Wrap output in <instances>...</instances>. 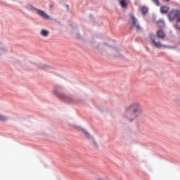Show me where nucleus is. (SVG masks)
Instances as JSON below:
<instances>
[{
	"mask_svg": "<svg viewBox=\"0 0 180 180\" xmlns=\"http://www.w3.org/2000/svg\"><path fill=\"white\" fill-rule=\"evenodd\" d=\"M143 115V107L139 102H133L124 109L123 117L131 123L140 119Z\"/></svg>",
	"mask_w": 180,
	"mask_h": 180,
	"instance_id": "1",
	"label": "nucleus"
},
{
	"mask_svg": "<svg viewBox=\"0 0 180 180\" xmlns=\"http://www.w3.org/2000/svg\"><path fill=\"white\" fill-rule=\"evenodd\" d=\"M64 86L61 84H56L53 87V94L56 98L60 99V101H63L64 102H68L71 103L72 102H75V97L73 95H68L64 92Z\"/></svg>",
	"mask_w": 180,
	"mask_h": 180,
	"instance_id": "2",
	"label": "nucleus"
},
{
	"mask_svg": "<svg viewBox=\"0 0 180 180\" xmlns=\"http://www.w3.org/2000/svg\"><path fill=\"white\" fill-rule=\"evenodd\" d=\"M100 49L103 51H106L108 54H112L115 57L120 56V49L116 46H112L110 44L104 42L100 45Z\"/></svg>",
	"mask_w": 180,
	"mask_h": 180,
	"instance_id": "3",
	"label": "nucleus"
},
{
	"mask_svg": "<svg viewBox=\"0 0 180 180\" xmlns=\"http://www.w3.org/2000/svg\"><path fill=\"white\" fill-rule=\"evenodd\" d=\"M68 124L70 127H72L73 129H77L78 131H80L81 133H83L84 134L85 137L90 140L94 146H97L96 141H95V139H94V136L90 134L89 131H88L86 129L82 128V127L78 126L77 124L68 122Z\"/></svg>",
	"mask_w": 180,
	"mask_h": 180,
	"instance_id": "4",
	"label": "nucleus"
},
{
	"mask_svg": "<svg viewBox=\"0 0 180 180\" xmlns=\"http://www.w3.org/2000/svg\"><path fill=\"white\" fill-rule=\"evenodd\" d=\"M149 38L150 40H151L152 43H153L155 47H156V49H167L169 46H167V45H164L161 43V41H157V37H155V34H150L149 35Z\"/></svg>",
	"mask_w": 180,
	"mask_h": 180,
	"instance_id": "5",
	"label": "nucleus"
},
{
	"mask_svg": "<svg viewBox=\"0 0 180 180\" xmlns=\"http://www.w3.org/2000/svg\"><path fill=\"white\" fill-rule=\"evenodd\" d=\"M68 30L72 34V36H75V37H79V30H78L77 25L74 23L69 24L68 25Z\"/></svg>",
	"mask_w": 180,
	"mask_h": 180,
	"instance_id": "6",
	"label": "nucleus"
},
{
	"mask_svg": "<svg viewBox=\"0 0 180 180\" xmlns=\"http://www.w3.org/2000/svg\"><path fill=\"white\" fill-rule=\"evenodd\" d=\"M35 12L38 16L40 18H42V19H44L45 20H51V16L50 15L47 14L46 11L39 9V8H34Z\"/></svg>",
	"mask_w": 180,
	"mask_h": 180,
	"instance_id": "7",
	"label": "nucleus"
},
{
	"mask_svg": "<svg viewBox=\"0 0 180 180\" xmlns=\"http://www.w3.org/2000/svg\"><path fill=\"white\" fill-rule=\"evenodd\" d=\"M129 16L131 18V27H134L138 32L140 31L141 27L139 24V20H137V18H136V17L133 14H130Z\"/></svg>",
	"mask_w": 180,
	"mask_h": 180,
	"instance_id": "8",
	"label": "nucleus"
},
{
	"mask_svg": "<svg viewBox=\"0 0 180 180\" xmlns=\"http://www.w3.org/2000/svg\"><path fill=\"white\" fill-rule=\"evenodd\" d=\"M180 15V11L179 10H172L168 13L169 20L170 22H174L176 18H179Z\"/></svg>",
	"mask_w": 180,
	"mask_h": 180,
	"instance_id": "9",
	"label": "nucleus"
},
{
	"mask_svg": "<svg viewBox=\"0 0 180 180\" xmlns=\"http://www.w3.org/2000/svg\"><path fill=\"white\" fill-rule=\"evenodd\" d=\"M8 53V47L5 46V44L0 41V57H3Z\"/></svg>",
	"mask_w": 180,
	"mask_h": 180,
	"instance_id": "10",
	"label": "nucleus"
},
{
	"mask_svg": "<svg viewBox=\"0 0 180 180\" xmlns=\"http://www.w3.org/2000/svg\"><path fill=\"white\" fill-rule=\"evenodd\" d=\"M39 34L40 36H41V37H49V36H50V31L47 29H41L39 31Z\"/></svg>",
	"mask_w": 180,
	"mask_h": 180,
	"instance_id": "11",
	"label": "nucleus"
},
{
	"mask_svg": "<svg viewBox=\"0 0 180 180\" xmlns=\"http://www.w3.org/2000/svg\"><path fill=\"white\" fill-rule=\"evenodd\" d=\"M119 4L123 9H126L127 6H129V3L127 2V0H119Z\"/></svg>",
	"mask_w": 180,
	"mask_h": 180,
	"instance_id": "12",
	"label": "nucleus"
},
{
	"mask_svg": "<svg viewBox=\"0 0 180 180\" xmlns=\"http://www.w3.org/2000/svg\"><path fill=\"white\" fill-rule=\"evenodd\" d=\"M156 34L159 39H164V37H165V32H164L162 30H158Z\"/></svg>",
	"mask_w": 180,
	"mask_h": 180,
	"instance_id": "13",
	"label": "nucleus"
},
{
	"mask_svg": "<svg viewBox=\"0 0 180 180\" xmlns=\"http://www.w3.org/2000/svg\"><path fill=\"white\" fill-rule=\"evenodd\" d=\"M168 11H169V8L168 6H162L160 7L161 13H168Z\"/></svg>",
	"mask_w": 180,
	"mask_h": 180,
	"instance_id": "14",
	"label": "nucleus"
},
{
	"mask_svg": "<svg viewBox=\"0 0 180 180\" xmlns=\"http://www.w3.org/2000/svg\"><path fill=\"white\" fill-rule=\"evenodd\" d=\"M8 120H9L8 115L0 114V122H8Z\"/></svg>",
	"mask_w": 180,
	"mask_h": 180,
	"instance_id": "15",
	"label": "nucleus"
},
{
	"mask_svg": "<svg viewBox=\"0 0 180 180\" xmlns=\"http://www.w3.org/2000/svg\"><path fill=\"white\" fill-rule=\"evenodd\" d=\"M140 11L142 12L143 15H147L148 13V8L146 6L140 7Z\"/></svg>",
	"mask_w": 180,
	"mask_h": 180,
	"instance_id": "16",
	"label": "nucleus"
},
{
	"mask_svg": "<svg viewBox=\"0 0 180 180\" xmlns=\"http://www.w3.org/2000/svg\"><path fill=\"white\" fill-rule=\"evenodd\" d=\"M157 25L158 27H164L165 26V22H164V20H160L158 21Z\"/></svg>",
	"mask_w": 180,
	"mask_h": 180,
	"instance_id": "17",
	"label": "nucleus"
},
{
	"mask_svg": "<svg viewBox=\"0 0 180 180\" xmlns=\"http://www.w3.org/2000/svg\"><path fill=\"white\" fill-rule=\"evenodd\" d=\"M40 67L41 68H44L45 70H49V68H51V67H50L49 65H46V64H41Z\"/></svg>",
	"mask_w": 180,
	"mask_h": 180,
	"instance_id": "18",
	"label": "nucleus"
},
{
	"mask_svg": "<svg viewBox=\"0 0 180 180\" xmlns=\"http://www.w3.org/2000/svg\"><path fill=\"white\" fill-rule=\"evenodd\" d=\"M153 2L157 5V6H160V1L158 0H153Z\"/></svg>",
	"mask_w": 180,
	"mask_h": 180,
	"instance_id": "19",
	"label": "nucleus"
},
{
	"mask_svg": "<svg viewBox=\"0 0 180 180\" xmlns=\"http://www.w3.org/2000/svg\"><path fill=\"white\" fill-rule=\"evenodd\" d=\"M176 20H177V22H180V17H179H179H176Z\"/></svg>",
	"mask_w": 180,
	"mask_h": 180,
	"instance_id": "20",
	"label": "nucleus"
},
{
	"mask_svg": "<svg viewBox=\"0 0 180 180\" xmlns=\"http://www.w3.org/2000/svg\"><path fill=\"white\" fill-rule=\"evenodd\" d=\"M176 29H179L180 30V27H178V26L175 25Z\"/></svg>",
	"mask_w": 180,
	"mask_h": 180,
	"instance_id": "21",
	"label": "nucleus"
},
{
	"mask_svg": "<svg viewBox=\"0 0 180 180\" xmlns=\"http://www.w3.org/2000/svg\"><path fill=\"white\" fill-rule=\"evenodd\" d=\"M66 8H67L68 9H70V6H69L68 5H66Z\"/></svg>",
	"mask_w": 180,
	"mask_h": 180,
	"instance_id": "22",
	"label": "nucleus"
}]
</instances>
